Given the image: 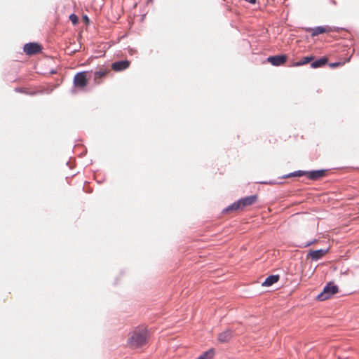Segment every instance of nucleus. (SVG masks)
I'll return each mask as SVG.
<instances>
[{"label":"nucleus","mask_w":359,"mask_h":359,"mask_svg":"<svg viewBox=\"0 0 359 359\" xmlns=\"http://www.w3.org/2000/svg\"><path fill=\"white\" fill-rule=\"evenodd\" d=\"M313 56L304 57L302 60L297 62L294 65V66L298 67V66H302V65H306V64L310 62L311 60H313Z\"/></svg>","instance_id":"18"},{"label":"nucleus","mask_w":359,"mask_h":359,"mask_svg":"<svg viewBox=\"0 0 359 359\" xmlns=\"http://www.w3.org/2000/svg\"><path fill=\"white\" fill-rule=\"evenodd\" d=\"M328 251V249H320L316 250L313 251H311L309 252V256L311 257V259L313 261H317L320 259H321Z\"/></svg>","instance_id":"11"},{"label":"nucleus","mask_w":359,"mask_h":359,"mask_svg":"<svg viewBox=\"0 0 359 359\" xmlns=\"http://www.w3.org/2000/svg\"><path fill=\"white\" fill-rule=\"evenodd\" d=\"M69 18L73 25H76L79 22V18L77 15L74 13L71 14Z\"/></svg>","instance_id":"19"},{"label":"nucleus","mask_w":359,"mask_h":359,"mask_svg":"<svg viewBox=\"0 0 359 359\" xmlns=\"http://www.w3.org/2000/svg\"><path fill=\"white\" fill-rule=\"evenodd\" d=\"M278 275H271L265 279V280L262 283V285L269 287L278 282Z\"/></svg>","instance_id":"12"},{"label":"nucleus","mask_w":359,"mask_h":359,"mask_svg":"<svg viewBox=\"0 0 359 359\" xmlns=\"http://www.w3.org/2000/svg\"><path fill=\"white\" fill-rule=\"evenodd\" d=\"M130 66V62L128 60H121L114 62L112 63V69L116 72L123 71L127 69Z\"/></svg>","instance_id":"10"},{"label":"nucleus","mask_w":359,"mask_h":359,"mask_svg":"<svg viewBox=\"0 0 359 359\" xmlns=\"http://www.w3.org/2000/svg\"><path fill=\"white\" fill-rule=\"evenodd\" d=\"M147 332L144 330H136L128 339V344L134 348L140 347L146 344Z\"/></svg>","instance_id":"1"},{"label":"nucleus","mask_w":359,"mask_h":359,"mask_svg":"<svg viewBox=\"0 0 359 359\" xmlns=\"http://www.w3.org/2000/svg\"><path fill=\"white\" fill-rule=\"evenodd\" d=\"M215 354V351L213 348H210L208 351L204 352L202 355H201L197 359H212Z\"/></svg>","instance_id":"15"},{"label":"nucleus","mask_w":359,"mask_h":359,"mask_svg":"<svg viewBox=\"0 0 359 359\" xmlns=\"http://www.w3.org/2000/svg\"><path fill=\"white\" fill-rule=\"evenodd\" d=\"M338 290V286L334 285L333 283L330 282L324 287L322 292L318 295L317 299L319 301L326 300L333 294H337Z\"/></svg>","instance_id":"2"},{"label":"nucleus","mask_w":359,"mask_h":359,"mask_svg":"<svg viewBox=\"0 0 359 359\" xmlns=\"http://www.w3.org/2000/svg\"><path fill=\"white\" fill-rule=\"evenodd\" d=\"M233 330L227 329L219 334L217 339L220 343L229 342L233 338Z\"/></svg>","instance_id":"7"},{"label":"nucleus","mask_w":359,"mask_h":359,"mask_svg":"<svg viewBox=\"0 0 359 359\" xmlns=\"http://www.w3.org/2000/svg\"><path fill=\"white\" fill-rule=\"evenodd\" d=\"M238 201L239 202L241 210H243L244 208L254 204L257 201V196L251 195L247 197L242 198Z\"/></svg>","instance_id":"4"},{"label":"nucleus","mask_w":359,"mask_h":359,"mask_svg":"<svg viewBox=\"0 0 359 359\" xmlns=\"http://www.w3.org/2000/svg\"><path fill=\"white\" fill-rule=\"evenodd\" d=\"M241 210L238 201L233 202L228 207L223 209L222 212L226 213L229 212H233L236 210Z\"/></svg>","instance_id":"14"},{"label":"nucleus","mask_w":359,"mask_h":359,"mask_svg":"<svg viewBox=\"0 0 359 359\" xmlns=\"http://www.w3.org/2000/svg\"><path fill=\"white\" fill-rule=\"evenodd\" d=\"M328 62V60L325 57H323L320 59H318L311 63V67L313 69L320 68L325 65Z\"/></svg>","instance_id":"13"},{"label":"nucleus","mask_w":359,"mask_h":359,"mask_svg":"<svg viewBox=\"0 0 359 359\" xmlns=\"http://www.w3.org/2000/svg\"><path fill=\"white\" fill-rule=\"evenodd\" d=\"M267 60L273 66H280L286 62L287 56L285 55L270 56Z\"/></svg>","instance_id":"6"},{"label":"nucleus","mask_w":359,"mask_h":359,"mask_svg":"<svg viewBox=\"0 0 359 359\" xmlns=\"http://www.w3.org/2000/svg\"><path fill=\"white\" fill-rule=\"evenodd\" d=\"M306 31L311 32L312 36H316L320 34L329 32L331 31V29L328 26H318L314 28L309 27L306 29Z\"/></svg>","instance_id":"9"},{"label":"nucleus","mask_w":359,"mask_h":359,"mask_svg":"<svg viewBox=\"0 0 359 359\" xmlns=\"http://www.w3.org/2000/svg\"><path fill=\"white\" fill-rule=\"evenodd\" d=\"M342 63L341 62H332V63H330V67H338L339 65H341Z\"/></svg>","instance_id":"22"},{"label":"nucleus","mask_w":359,"mask_h":359,"mask_svg":"<svg viewBox=\"0 0 359 359\" xmlns=\"http://www.w3.org/2000/svg\"><path fill=\"white\" fill-rule=\"evenodd\" d=\"M83 19H84L85 20H86V21H88V20H88V16H87V15H85V16L83 17Z\"/></svg>","instance_id":"23"},{"label":"nucleus","mask_w":359,"mask_h":359,"mask_svg":"<svg viewBox=\"0 0 359 359\" xmlns=\"http://www.w3.org/2000/svg\"><path fill=\"white\" fill-rule=\"evenodd\" d=\"M87 83L86 72H80L76 74L74 78V85L75 87L83 88L86 86Z\"/></svg>","instance_id":"3"},{"label":"nucleus","mask_w":359,"mask_h":359,"mask_svg":"<svg viewBox=\"0 0 359 359\" xmlns=\"http://www.w3.org/2000/svg\"><path fill=\"white\" fill-rule=\"evenodd\" d=\"M107 72L104 69L95 72L94 80L95 81V82L99 83V79L104 76L107 74Z\"/></svg>","instance_id":"17"},{"label":"nucleus","mask_w":359,"mask_h":359,"mask_svg":"<svg viewBox=\"0 0 359 359\" xmlns=\"http://www.w3.org/2000/svg\"><path fill=\"white\" fill-rule=\"evenodd\" d=\"M15 90L18 91V92H20V93H27V94H29V95H34L36 94V92H34V91L27 92V91H25L22 89H20V88H15Z\"/></svg>","instance_id":"21"},{"label":"nucleus","mask_w":359,"mask_h":359,"mask_svg":"<svg viewBox=\"0 0 359 359\" xmlns=\"http://www.w3.org/2000/svg\"><path fill=\"white\" fill-rule=\"evenodd\" d=\"M327 170L321 169L307 171L306 176L311 180H317L325 175Z\"/></svg>","instance_id":"8"},{"label":"nucleus","mask_w":359,"mask_h":359,"mask_svg":"<svg viewBox=\"0 0 359 359\" xmlns=\"http://www.w3.org/2000/svg\"><path fill=\"white\" fill-rule=\"evenodd\" d=\"M316 241V240L314 239L313 241H309V242H306V243H302L298 245V247H299V248H306V247L310 246L313 243H314Z\"/></svg>","instance_id":"20"},{"label":"nucleus","mask_w":359,"mask_h":359,"mask_svg":"<svg viewBox=\"0 0 359 359\" xmlns=\"http://www.w3.org/2000/svg\"><path fill=\"white\" fill-rule=\"evenodd\" d=\"M307 171L304 170H297L292 172H290L283 177V178L292 177H301L304 175H306Z\"/></svg>","instance_id":"16"},{"label":"nucleus","mask_w":359,"mask_h":359,"mask_svg":"<svg viewBox=\"0 0 359 359\" xmlns=\"http://www.w3.org/2000/svg\"><path fill=\"white\" fill-rule=\"evenodd\" d=\"M24 51L28 55H33L41 51V46L37 43H28L24 46Z\"/></svg>","instance_id":"5"}]
</instances>
